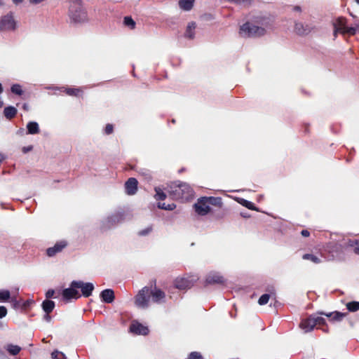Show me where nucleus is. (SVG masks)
I'll list each match as a JSON object with an SVG mask.
<instances>
[{"mask_svg":"<svg viewBox=\"0 0 359 359\" xmlns=\"http://www.w3.org/2000/svg\"><path fill=\"white\" fill-rule=\"evenodd\" d=\"M11 297V293L7 290H0V302H7Z\"/></svg>","mask_w":359,"mask_h":359,"instance_id":"nucleus-32","label":"nucleus"},{"mask_svg":"<svg viewBox=\"0 0 359 359\" xmlns=\"http://www.w3.org/2000/svg\"><path fill=\"white\" fill-rule=\"evenodd\" d=\"M64 300L69 302L73 299H77L81 297V294L76 287H75L74 280L72 281L69 287L63 290L62 292Z\"/></svg>","mask_w":359,"mask_h":359,"instance_id":"nucleus-10","label":"nucleus"},{"mask_svg":"<svg viewBox=\"0 0 359 359\" xmlns=\"http://www.w3.org/2000/svg\"><path fill=\"white\" fill-rule=\"evenodd\" d=\"M149 294L151 296L152 301L156 304H163L165 302V294L158 288L149 290Z\"/></svg>","mask_w":359,"mask_h":359,"instance_id":"nucleus-13","label":"nucleus"},{"mask_svg":"<svg viewBox=\"0 0 359 359\" xmlns=\"http://www.w3.org/2000/svg\"><path fill=\"white\" fill-rule=\"evenodd\" d=\"M169 194L175 200L187 201L193 196V189L185 182H173L169 187Z\"/></svg>","mask_w":359,"mask_h":359,"instance_id":"nucleus-2","label":"nucleus"},{"mask_svg":"<svg viewBox=\"0 0 359 359\" xmlns=\"http://www.w3.org/2000/svg\"><path fill=\"white\" fill-rule=\"evenodd\" d=\"M4 105V102L0 100V108Z\"/></svg>","mask_w":359,"mask_h":359,"instance_id":"nucleus-55","label":"nucleus"},{"mask_svg":"<svg viewBox=\"0 0 359 359\" xmlns=\"http://www.w3.org/2000/svg\"><path fill=\"white\" fill-rule=\"evenodd\" d=\"M354 250L355 253L359 254V239L355 241Z\"/></svg>","mask_w":359,"mask_h":359,"instance_id":"nucleus-45","label":"nucleus"},{"mask_svg":"<svg viewBox=\"0 0 359 359\" xmlns=\"http://www.w3.org/2000/svg\"><path fill=\"white\" fill-rule=\"evenodd\" d=\"M243 217H247L248 216L246 215V214H244V215H243Z\"/></svg>","mask_w":359,"mask_h":359,"instance_id":"nucleus-58","label":"nucleus"},{"mask_svg":"<svg viewBox=\"0 0 359 359\" xmlns=\"http://www.w3.org/2000/svg\"><path fill=\"white\" fill-rule=\"evenodd\" d=\"M137 180L134 177L129 178L125 183V189L128 195H134L137 191Z\"/></svg>","mask_w":359,"mask_h":359,"instance_id":"nucleus-16","label":"nucleus"},{"mask_svg":"<svg viewBox=\"0 0 359 359\" xmlns=\"http://www.w3.org/2000/svg\"><path fill=\"white\" fill-rule=\"evenodd\" d=\"M51 358L52 359H66L65 354L58 351H54L51 353Z\"/></svg>","mask_w":359,"mask_h":359,"instance_id":"nucleus-36","label":"nucleus"},{"mask_svg":"<svg viewBox=\"0 0 359 359\" xmlns=\"http://www.w3.org/2000/svg\"><path fill=\"white\" fill-rule=\"evenodd\" d=\"M124 23L128 27H131L132 28L135 27V22L130 17H125Z\"/></svg>","mask_w":359,"mask_h":359,"instance_id":"nucleus-38","label":"nucleus"},{"mask_svg":"<svg viewBox=\"0 0 359 359\" xmlns=\"http://www.w3.org/2000/svg\"><path fill=\"white\" fill-rule=\"evenodd\" d=\"M319 314L321 316H327V318H330V321L340 322L344 319V317L346 316L347 313H341L339 311H334V312H330V313L320 312Z\"/></svg>","mask_w":359,"mask_h":359,"instance_id":"nucleus-18","label":"nucleus"},{"mask_svg":"<svg viewBox=\"0 0 359 359\" xmlns=\"http://www.w3.org/2000/svg\"><path fill=\"white\" fill-rule=\"evenodd\" d=\"M243 217H247L248 216L246 215V214H244V215H243Z\"/></svg>","mask_w":359,"mask_h":359,"instance_id":"nucleus-57","label":"nucleus"},{"mask_svg":"<svg viewBox=\"0 0 359 359\" xmlns=\"http://www.w3.org/2000/svg\"><path fill=\"white\" fill-rule=\"evenodd\" d=\"M18 110L15 107L9 106L4 108V114L5 117L8 119H11L15 116L17 114Z\"/></svg>","mask_w":359,"mask_h":359,"instance_id":"nucleus-24","label":"nucleus"},{"mask_svg":"<svg viewBox=\"0 0 359 359\" xmlns=\"http://www.w3.org/2000/svg\"><path fill=\"white\" fill-rule=\"evenodd\" d=\"M196 28V24L194 22H190L188 23L186 31L184 32V36L189 39H193L195 37V29Z\"/></svg>","mask_w":359,"mask_h":359,"instance_id":"nucleus-21","label":"nucleus"},{"mask_svg":"<svg viewBox=\"0 0 359 359\" xmlns=\"http://www.w3.org/2000/svg\"><path fill=\"white\" fill-rule=\"evenodd\" d=\"M46 88H47V89H55V88H53V87H47Z\"/></svg>","mask_w":359,"mask_h":359,"instance_id":"nucleus-56","label":"nucleus"},{"mask_svg":"<svg viewBox=\"0 0 359 359\" xmlns=\"http://www.w3.org/2000/svg\"><path fill=\"white\" fill-rule=\"evenodd\" d=\"M331 23L333 27V36L334 39L337 37L338 34H348L349 35L355 34V29L346 26L347 20L344 17L335 18L332 20Z\"/></svg>","mask_w":359,"mask_h":359,"instance_id":"nucleus-5","label":"nucleus"},{"mask_svg":"<svg viewBox=\"0 0 359 359\" xmlns=\"http://www.w3.org/2000/svg\"><path fill=\"white\" fill-rule=\"evenodd\" d=\"M67 243L65 241H61L56 243L54 246L48 248L46 250V253L48 257H53L56 254L60 252L66 246Z\"/></svg>","mask_w":359,"mask_h":359,"instance_id":"nucleus-14","label":"nucleus"},{"mask_svg":"<svg viewBox=\"0 0 359 359\" xmlns=\"http://www.w3.org/2000/svg\"><path fill=\"white\" fill-rule=\"evenodd\" d=\"M149 288L148 287H144L136 295L135 304L137 307L144 309L149 307Z\"/></svg>","mask_w":359,"mask_h":359,"instance_id":"nucleus-8","label":"nucleus"},{"mask_svg":"<svg viewBox=\"0 0 359 359\" xmlns=\"http://www.w3.org/2000/svg\"><path fill=\"white\" fill-rule=\"evenodd\" d=\"M155 191V198L156 200H164L165 198L166 195L160 188H156Z\"/></svg>","mask_w":359,"mask_h":359,"instance_id":"nucleus-35","label":"nucleus"},{"mask_svg":"<svg viewBox=\"0 0 359 359\" xmlns=\"http://www.w3.org/2000/svg\"><path fill=\"white\" fill-rule=\"evenodd\" d=\"M301 233L303 236H305V237H307L310 235L309 231H307V230H302Z\"/></svg>","mask_w":359,"mask_h":359,"instance_id":"nucleus-49","label":"nucleus"},{"mask_svg":"<svg viewBox=\"0 0 359 359\" xmlns=\"http://www.w3.org/2000/svg\"><path fill=\"white\" fill-rule=\"evenodd\" d=\"M299 326L304 332H309L313 330L316 326L313 315L309 316L307 319L303 320Z\"/></svg>","mask_w":359,"mask_h":359,"instance_id":"nucleus-19","label":"nucleus"},{"mask_svg":"<svg viewBox=\"0 0 359 359\" xmlns=\"http://www.w3.org/2000/svg\"><path fill=\"white\" fill-rule=\"evenodd\" d=\"M270 297H271V295H270V294H262V295L259 297V300H258V303H259V305H262H262H265V304H266L269 302V299H270Z\"/></svg>","mask_w":359,"mask_h":359,"instance_id":"nucleus-34","label":"nucleus"},{"mask_svg":"<svg viewBox=\"0 0 359 359\" xmlns=\"http://www.w3.org/2000/svg\"><path fill=\"white\" fill-rule=\"evenodd\" d=\"M100 298L102 301L104 303H111L114 300V292L111 289H105L102 290L100 293Z\"/></svg>","mask_w":359,"mask_h":359,"instance_id":"nucleus-20","label":"nucleus"},{"mask_svg":"<svg viewBox=\"0 0 359 359\" xmlns=\"http://www.w3.org/2000/svg\"><path fill=\"white\" fill-rule=\"evenodd\" d=\"M123 219V212L121 211H116L103 219L102 221V228L104 229H110L117 224L122 222Z\"/></svg>","mask_w":359,"mask_h":359,"instance_id":"nucleus-7","label":"nucleus"},{"mask_svg":"<svg viewBox=\"0 0 359 359\" xmlns=\"http://www.w3.org/2000/svg\"><path fill=\"white\" fill-rule=\"evenodd\" d=\"M6 349L11 355H15L20 351L21 348L17 345L9 344Z\"/></svg>","mask_w":359,"mask_h":359,"instance_id":"nucleus-28","label":"nucleus"},{"mask_svg":"<svg viewBox=\"0 0 359 359\" xmlns=\"http://www.w3.org/2000/svg\"><path fill=\"white\" fill-rule=\"evenodd\" d=\"M352 27L355 29V34L359 31V24L355 25V27Z\"/></svg>","mask_w":359,"mask_h":359,"instance_id":"nucleus-51","label":"nucleus"},{"mask_svg":"<svg viewBox=\"0 0 359 359\" xmlns=\"http://www.w3.org/2000/svg\"><path fill=\"white\" fill-rule=\"evenodd\" d=\"M104 130V133L106 135L111 134L113 133V131H114V126H113V125L109 124V123L107 124Z\"/></svg>","mask_w":359,"mask_h":359,"instance_id":"nucleus-40","label":"nucleus"},{"mask_svg":"<svg viewBox=\"0 0 359 359\" xmlns=\"http://www.w3.org/2000/svg\"><path fill=\"white\" fill-rule=\"evenodd\" d=\"M33 149L32 146H28V147H24L22 149V151L24 154H26L30 151H32Z\"/></svg>","mask_w":359,"mask_h":359,"instance_id":"nucleus-44","label":"nucleus"},{"mask_svg":"<svg viewBox=\"0 0 359 359\" xmlns=\"http://www.w3.org/2000/svg\"><path fill=\"white\" fill-rule=\"evenodd\" d=\"M189 359H203V357L198 352H192L190 353Z\"/></svg>","mask_w":359,"mask_h":359,"instance_id":"nucleus-41","label":"nucleus"},{"mask_svg":"<svg viewBox=\"0 0 359 359\" xmlns=\"http://www.w3.org/2000/svg\"><path fill=\"white\" fill-rule=\"evenodd\" d=\"M7 309L4 306H0V318H4L7 315Z\"/></svg>","mask_w":359,"mask_h":359,"instance_id":"nucleus-42","label":"nucleus"},{"mask_svg":"<svg viewBox=\"0 0 359 359\" xmlns=\"http://www.w3.org/2000/svg\"><path fill=\"white\" fill-rule=\"evenodd\" d=\"M12 1L16 5L20 4V3H22L23 1V0H12Z\"/></svg>","mask_w":359,"mask_h":359,"instance_id":"nucleus-50","label":"nucleus"},{"mask_svg":"<svg viewBox=\"0 0 359 359\" xmlns=\"http://www.w3.org/2000/svg\"><path fill=\"white\" fill-rule=\"evenodd\" d=\"M292 11L294 12L301 13L302 12V8L299 6H295L292 8Z\"/></svg>","mask_w":359,"mask_h":359,"instance_id":"nucleus-46","label":"nucleus"},{"mask_svg":"<svg viewBox=\"0 0 359 359\" xmlns=\"http://www.w3.org/2000/svg\"><path fill=\"white\" fill-rule=\"evenodd\" d=\"M271 27V22L269 18L258 16L241 26L239 33L243 37H260L265 35L266 29Z\"/></svg>","mask_w":359,"mask_h":359,"instance_id":"nucleus-1","label":"nucleus"},{"mask_svg":"<svg viewBox=\"0 0 359 359\" xmlns=\"http://www.w3.org/2000/svg\"><path fill=\"white\" fill-rule=\"evenodd\" d=\"M151 231H152V227L151 226H147V228L140 231L139 235L144 236L149 234Z\"/></svg>","mask_w":359,"mask_h":359,"instance_id":"nucleus-39","label":"nucleus"},{"mask_svg":"<svg viewBox=\"0 0 359 359\" xmlns=\"http://www.w3.org/2000/svg\"><path fill=\"white\" fill-rule=\"evenodd\" d=\"M347 309L351 312H355L359 310V302H351L346 304Z\"/></svg>","mask_w":359,"mask_h":359,"instance_id":"nucleus-29","label":"nucleus"},{"mask_svg":"<svg viewBox=\"0 0 359 359\" xmlns=\"http://www.w3.org/2000/svg\"><path fill=\"white\" fill-rule=\"evenodd\" d=\"M158 207L166 210H172L176 208V205L174 203L166 204L165 203L159 202L158 203Z\"/></svg>","mask_w":359,"mask_h":359,"instance_id":"nucleus-31","label":"nucleus"},{"mask_svg":"<svg viewBox=\"0 0 359 359\" xmlns=\"http://www.w3.org/2000/svg\"><path fill=\"white\" fill-rule=\"evenodd\" d=\"M130 331L135 334L146 335L149 333V329L147 326L138 322H133L130 326Z\"/></svg>","mask_w":359,"mask_h":359,"instance_id":"nucleus-15","label":"nucleus"},{"mask_svg":"<svg viewBox=\"0 0 359 359\" xmlns=\"http://www.w3.org/2000/svg\"><path fill=\"white\" fill-rule=\"evenodd\" d=\"M303 259H307V260H310L312 262L315 263V264H319L321 262V260L319 257H318L317 256H315L312 254H305L303 255Z\"/></svg>","mask_w":359,"mask_h":359,"instance_id":"nucleus-30","label":"nucleus"},{"mask_svg":"<svg viewBox=\"0 0 359 359\" xmlns=\"http://www.w3.org/2000/svg\"><path fill=\"white\" fill-rule=\"evenodd\" d=\"M355 2H356L358 4H359V0H355Z\"/></svg>","mask_w":359,"mask_h":359,"instance_id":"nucleus-59","label":"nucleus"},{"mask_svg":"<svg viewBox=\"0 0 359 359\" xmlns=\"http://www.w3.org/2000/svg\"><path fill=\"white\" fill-rule=\"evenodd\" d=\"M224 279L223 276H222L219 273L212 271L210 272L205 278V282L208 284H215V283H223Z\"/></svg>","mask_w":359,"mask_h":359,"instance_id":"nucleus-17","label":"nucleus"},{"mask_svg":"<svg viewBox=\"0 0 359 359\" xmlns=\"http://www.w3.org/2000/svg\"><path fill=\"white\" fill-rule=\"evenodd\" d=\"M194 4V0H180L179 6L184 11H189L192 9Z\"/></svg>","mask_w":359,"mask_h":359,"instance_id":"nucleus-23","label":"nucleus"},{"mask_svg":"<svg viewBox=\"0 0 359 359\" xmlns=\"http://www.w3.org/2000/svg\"><path fill=\"white\" fill-rule=\"evenodd\" d=\"M316 325H323L325 324V319L317 314L313 315Z\"/></svg>","mask_w":359,"mask_h":359,"instance_id":"nucleus-37","label":"nucleus"},{"mask_svg":"<svg viewBox=\"0 0 359 359\" xmlns=\"http://www.w3.org/2000/svg\"><path fill=\"white\" fill-rule=\"evenodd\" d=\"M294 32L298 35H307L312 30V27L310 25L304 24L299 21H294Z\"/></svg>","mask_w":359,"mask_h":359,"instance_id":"nucleus-12","label":"nucleus"},{"mask_svg":"<svg viewBox=\"0 0 359 359\" xmlns=\"http://www.w3.org/2000/svg\"><path fill=\"white\" fill-rule=\"evenodd\" d=\"M198 279L196 275H190L185 277H179L175 280V287L180 290H186L193 286L194 283Z\"/></svg>","mask_w":359,"mask_h":359,"instance_id":"nucleus-9","label":"nucleus"},{"mask_svg":"<svg viewBox=\"0 0 359 359\" xmlns=\"http://www.w3.org/2000/svg\"><path fill=\"white\" fill-rule=\"evenodd\" d=\"M43 319L47 322H50L51 317L49 316V313H46V315L43 316Z\"/></svg>","mask_w":359,"mask_h":359,"instance_id":"nucleus-48","label":"nucleus"},{"mask_svg":"<svg viewBox=\"0 0 359 359\" xmlns=\"http://www.w3.org/2000/svg\"><path fill=\"white\" fill-rule=\"evenodd\" d=\"M54 294H55V290H48L46 293V297L47 299H49V298H51V297H53L54 296Z\"/></svg>","mask_w":359,"mask_h":359,"instance_id":"nucleus-43","label":"nucleus"},{"mask_svg":"<svg viewBox=\"0 0 359 359\" xmlns=\"http://www.w3.org/2000/svg\"><path fill=\"white\" fill-rule=\"evenodd\" d=\"M221 204V198L215 197H202L194 204L195 212L201 216L208 214L211 210L210 205Z\"/></svg>","mask_w":359,"mask_h":359,"instance_id":"nucleus-4","label":"nucleus"},{"mask_svg":"<svg viewBox=\"0 0 359 359\" xmlns=\"http://www.w3.org/2000/svg\"><path fill=\"white\" fill-rule=\"evenodd\" d=\"M11 90L13 93L18 95H22L23 94L22 86L18 83L13 84L11 88Z\"/></svg>","mask_w":359,"mask_h":359,"instance_id":"nucleus-33","label":"nucleus"},{"mask_svg":"<svg viewBox=\"0 0 359 359\" xmlns=\"http://www.w3.org/2000/svg\"><path fill=\"white\" fill-rule=\"evenodd\" d=\"M2 92H3V87H2L1 83H0V94H1Z\"/></svg>","mask_w":359,"mask_h":359,"instance_id":"nucleus-54","label":"nucleus"},{"mask_svg":"<svg viewBox=\"0 0 359 359\" xmlns=\"http://www.w3.org/2000/svg\"><path fill=\"white\" fill-rule=\"evenodd\" d=\"M237 201L241 204L243 206L250 209V210H257V209L256 208V207L255 206V205L248 201V200H245L244 198H237Z\"/></svg>","mask_w":359,"mask_h":359,"instance_id":"nucleus-27","label":"nucleus"},{"mask_svg":"<svg viewBox=\"0 0 359 359\" xmlns=\"http://www.w3.org/2000/svg\"><path fill=\"white\" fill-rule=\"evenodd\" d=\"M25 133V129L24 128H20L17 132H16V134L18 135H23Z\"/></svg>","mask_w":359,"mask_h":359,"instance_id":"nucleus-47","label":"nucleus"},{"mask_svg":"<svg viewBox=\"0 0 359 359\" xmlns=\"http://www.w3.org/2000/svg\"><path fill=\"white\" fill-rule=\"evenodd\" d=\"M27 134L29 135H36L38 134L40 131L39 126L38 123L36 121H29L27 124Z\"/></svg>","mask_w":359,"mask_h":359,"instance_id":"nucleus-22","label":"nucleus"},{"mask_svg":"<svg viewBox=\"0 0 359 359\" xmlns=\"http://www.w3.org/2000/svg\"><path fill=\"white\" fill-rule=\"evenodd\" d=\"M55 308V302L52 300L46 299L42 303V309L46 313H50Z\"/></svg>","mask_w":359,"mask_h":359,"instance_id":"nucleus-25","label":"nucleus"},{"mask_svg":"<svg viewBox=\"0 0 359 359\" xmlns=\"http://www.w3.org/2000/svg\"><path fill=\"white\" fill-rule=\"evenodd\" d=\"M75 287L80 290L81 294L85 297H88L92 294L94 290V285L92 283H85L81 280H74Z\"/></svg>","mask_w":359,"mask_h":359,"instance_id":"nucleus-11","label":"nucleus"},{"mask_svg":"<svg viewBox=\"0 0 359 359\" xmlns=\"http://www.w3.org/2000/svg\"><path fill=\"white\" fill-rule=\"evenodd\" d=\"M30 303H31V302H29V301H27V302H25V304H24V305H23V306H24V307H27V306H29V305L30 304Z\"/></svg>","mask_w":359,"mask_h":359,"instance_id":"nucleus-52","label":"nucleus"},{"mask_svg":"<svg viewBox=\"0 0 359 359\" xmlns=\"http://www.w3.org/2000/svg\"><path fill=\"white\" fill-rule=\"evenodd\" d=\"M5 158V156L3 154L0 153V163Z\"/></svg>","mask_w":359,"mask_h":359,"instance_id":"nucleus-53","label":"nucleus"},{"mask_svg":"<svg viewBox=\"0 0 359 359\" xmlns=\"http://www.w3.org/2000/svg\"><path fill=\"white\" fill-rule=\"evenodd\" d=\"M69 17L76 24L83 23L88 20L87 13L81 0H69Z\"/></svg>","mask_w":359,"mask_h":359,"instance_id":"nucleus-3","label":"nucleus"},{"mask_svg":"<svg viewBox=\"0 0 359 359\" xmlns=\"http://www.w3.org/2000/svg\"><path fill=\"white\" fill-rule=\"evenodd\" d=\"M68 95L79 97L81 95L82 90L76 88H61Z\"/></svg>","mask_w":359,"mask_h":359,"instance_id":"nucleus-26","label":"nucleus"},{"mask_svg":"<svg viewBox=\"0 0 359 359\" xmlns=\"http://www.w3.org/2000/svg\"><path fill=\"white\" fill-rule=\"evenodd\" d=\"M17 28L18 21L13 12H9L0 18V31L14 32Z\"/></svg>","mask_w":359,"mask_h":359,"instance_id":"nucleus-6","label":"nucleus"}]
</instances>
